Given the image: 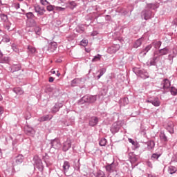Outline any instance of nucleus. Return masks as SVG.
Instances as JSON below:
<instances>
[{
	"mask_svg": "<svg viewBox=\"0 0 177 177\" xmlns=\"http://www.w3.org/2000/svg\"><path fill=\"white\" fill-rule=\"evenodd\" d=\"M133 73L136 74V75H138L140 77V78H142L143 80H146V78H149V73L146 71L145 69H140L139 68H133Z\"/></svg>",
	"mask_w": 177,
	"mask_h": 177,
	"instance_id": "nucleus-1",
	"label": "nucleus"
},
{
	"mask_svg": "<svg viewBox=\"0 0 177 177\" xmlns=\"http://www.w3.org/2000/svg\"><path fill=\"white\" fill-rule=\"evenodd\" d=\"M96 97L95 96H84L78 101V104H84V103H95Z\"/></svg>",
	"mask_w": 177,
	"mask_h": 177,
	"instance_id": "nucleus-2",
	"label": "nucleus"
},
{
	"mask_svg": "<svg viewBox=\"0 0 177 177\" xmlns=\"http://www.w3.org/2000/svg\"><path fill=\"white\" fill-rule=\"evenodd\" d=\"M34 165L36 166V168L38 169H44V165L42 164V160L39 158V156L35 155L33 157Z\"/></svg>",
	"mask_w": 177,
	"mask_h": 177,
	"instance_id": "nucleus-3",
	"label": "nucleus"
},
{
	"mask_svg": "<svg viewBox=\"0 0 177 177\" xmlns=\"http://www.w3.org/2000/svg\"><path fill=\"white\" fill-rule=\"evenodd\" d=\"M151 16L152 12L149 9L145 8L141 12V17H143L145 20H149L151 19Z\"/></svg>",
	"mask_w": 177,
	"mask_h": 177,
	"instance_id": "nucleus-4",
	"label": "nucleus"
},
{
	"mask_svg": "<svg viewBox=\"0 0 177 177\" xmlns=\"http://www.w3.org/2000/svg\"><path fill=\"white\" fill-rule=\"evenodd\" d=\"M34 9L35 12L37 13V16H44V15H45V12H46L45 7L41 6L39 5L35 6Z\"/></svg>",
	"mask_w": 177,
	"mask_h": 177,
	"instance_id": "nucleus-5",
	"label": "nucleus"
},
{
	"mask_svg": "<svg viewBox=\"0 0 177 177\" xmlns=\"http://www.w3.org/2000/svg\"><path fill=\"white\" fill-rule=\"evenodd\" d=\"M24 132L28 136L34 137V135H35V130L28 124L24 127Z\"/></svg>",
	"mask_w": 177,
	"mask_h": 177,
	"instance_id": "nucleus-6",
	"label": "nucleus"
},
{
	"mask_svg": "<svg viewBox=\"0 0 177 177\" xmlns=\"http://www.w3.org/2000/svg\"><path fill=\"white\" fill-rule=\"evenodd\" d=\"M120 45L119 44H113L111 47H109L107 49L108 53H110L111 55L113 53H115L117 51L120 50Z\"/></svg>",
	"mask_w": 177,
	"mask_h": 177,
	"instance_id": "nucleus-7",
	"label": "nucleus"
},
{
	"mask_svg": "<svg viewBox=\"0 0 177 177\" xmlns=\"http://www.w3.org/2000/svg\"><path fill=\"white\" fill-rule=\"evenodd\" d=\"M69 169H70V162L64 161L63 165V171L66 176H70V173H68Z\"/></svg>",
	"mask_w": 177,
	"mask_h": 177,
	"instance_id": "nucleus-8",
	"label": "nucleus"
},
{
	"mask_svg": "<svg viewBox=\"0 0 177 177\" xmlns=\"http://www.w3.org/2000/svg\"><path fill=\"white\" fill-rule=\"evenodd\" d=\"M71 140L68 138L63 144V151H68V150H70V149H71Z\"/></svg>",
	"mask_w": 177,
	"mask_h": 177,
	"instance_id": "nucleus-9",
	"label": "nucleus"
},
{
	"mask_svg": "<svg viewBox=\"0 0 177 177\" xmlns=\"http://www.w3.org/2000/svg\"><path fill=\"white\" fill-rule=\"evenodd\" d=\"M50 145L51 147L55 149H60L62 147V144L60 143V140H59V139L53 140Z\"/></svg>",
	"mask_w": 177,
	"mask_h": 177,
	"instance_id": "nucleus-10",
	"label": "nucleus"
},
{
	"mask_svg": "<svg viewBox=\"0 0 177 177\" xmlns=\"http://www.w3.org/2000/svg\"><path fill=\"white\" fill-rule=\"evenodd\" d=\"M161 86H162V89L165 91L166 89H168L171 86V82L168 79H165L161 82Z\"/></svg>",
	"mask_w": 177,
	"mask_h": 177,
	"instance_id": "nucleus-11",
	"label": "nucleus"
},
{
	"mask_svg": "<svg viewBox=\"0 0 177 177\" xmlns=\"http://www.w3.org/2000/svg\"><path fill=\"white\" fill-rule=\"evenodd\" d=\"M147 103H151V104H153V106H155V107H158V106L161 104V102H160L158 97H156L153 100H147Z\"/></svg>",
	"mask_w": 177,
	"mask_h": 177,
	"instance_id": "nucleus-12",
	"label": "nucleus"
},
{
	"mask_svg": "<svg viewBox=\"0 0 177 177\" xmlns=\"http://www.w3.org/2000/svg\"><path fill=\"white\" fill-rule=\"evenodd\" d=\"M99 122V118L96 116L92 117L89 120V125L90 127H96Z\"/></svg>",
	"mask_w": 177,
	"mask_h": 177,
	"instance_id": "nucleus-13",
	"label": "nucleus"
},
{
	"mask_svg": "<svg viewBox=\"0 0 177 177\" xmlns=\"http://www.w3.org/2000/svg\"><path fill=\"white\" fill-rule=\"evenodd\" d=\"M105 169L106 172L109 174H111L115 171V166L114 165V162H112L111 164H109L105 167Z\"/></svg>",
	"mask_w": 177,
	"mask_h": 177,
	"instance_id": "nucleus-14",
	"label": "nucleus"
},
{
	"mask_svg": "<svg viewBox=\"0 0 177 177\" xmlns=\"http://www.w3.org/2000/svg\"><path fill=\"white\" fill-rule=\"evenodd\" d=\"M129 158L131 162H136L139 160V156L135 155L133 153L131 152L129 153Z\"/></svg>",
	"mask_w": 177,
	"mask_h": 177,
	"instance_id": "nucleus-15",
	"label": "nucleus"
},
{
	"mask_svg": "<svg viewBox=\"0 0 177 177\" xmlns=\"http://www.w3.org/2000/svg\"><path fill=\"white\" fill-rule=\"evenodd\" d=\"M159 138L161 140V142H163L164 143H167L168 142V137L165 135V133L164 131H160L159 134Z\"/></svg>",
	"mask_w": 177,
	"mask_h": 177,
	"instance_id": "nucleus-16",
	"label": "nucleus"
},
{
	"mask_svg": "<svg viewBox=\"0 0 177 177\" xmlns=\"http://www.w3.org/2000/svg\"><path fill=\"white\" fill-rule=\"evenodd\" d=\"M42 160H44V162H46L47 167L52 165V162H50V157L48 156V153H45V156H43Z\"/></svg>",
	"mask_w": 177,
	"mask_h": 177,
	"instance_id": "nucleus-17",
	"label": "nucleus"
},
{
	"mask_svg": "<svg viewBox=\"0 0 177 177\" xmlns=\"http://www.w3.org/2000/svg\"><path fill=\"white\" fill-rule=\"evenodd\" d=\"M57 49V43L56 42H51L48 45V50H50V52H53L54 50H56Z\"/></svg>",
	"mask_w": 177,
	"mask_h": 177,
	"instance_id": "nucleus-18",
	"label": "nucleus"
},
{
	"mask_svg": "<svg viewBox=\"0 0 177 177\" xmlns=\"http://www.w3.org/2000/svg\"><path fill=\"white\" fill-rule=\"evenodd\" d=\"M174 122H169L166 129L169 132V133H174Z\"/></svg>",
	"mask_w": 177,
	"mask_h": 177,
	"instance_id": "nucleus-19",
	"label": "nucleus"
},
{
	"mask_svg": "<svg viewBox=\"0 0 177 177\" xmlns=\"http://www.w3.org/2000/svg\"><path fill=\"white\" fill-rule=\"evenodd\" d=\"M118 131H120V125H118L117 123H114L111 128V132L113 133H117Z\"/></svg>",
	"mask_w": 177,
	"mask_h": 177,
	"instance_id": "nucleus-20",
	"label": "nucleus"
},
{
	"mask_svg": "<svg viewBox=\"0 0 177 177\" xmlns=\"http://www.w3.org/2000/svg\"><path fill=\"white\" fill-rule=\"evenodd\" d=\"M23 161H24V156L23 155H18L15 158V162H16L17 165L21 164V162H23Z\"/></svg>",
	"mask_w": 177,
	"mask_h": 177,
	"instance_id": "nucleus-21",
	"label": "nucleus"
},
{
	"mask_svg": "<svg viewBox=\"0 0 177 177\" xmlns=\"http://www.w3.org/2000/svg\"><path fill=\"white\" fill-rule=\"evenodd\" d=\"M62 107H63V104L59 102L56 103L53 108V112L57 113V111H59V110L62 109Z\"/></svg>",
	"mask_w": 177,
	"mask_h": 177,
	"instance_id": "nucleus-22",
	"label": "nucleus"
},
{
	"mask_svg": "<svg viewBox=\"0 0 177 177\" xmlns=\"http://www.w3.org/2000/svg\"><path fill=\"white\" fill-rule=\"evenodd\" d=\"M169 52V49H168V48H167V47L160 49L158 50V53H159L160 56H164L165 55H168Z\"/></svg>",
	"mask_w": 177,
	"mask_h": 177,
	"instance_id": "nucleus-23",
	"label": "nucleus"
},
{
	"mask_svg": "<svg viewBox=\"0 0 177 177\" xmlns=\"http://www.w3.org/2000/svg\"><path fill=\"white\" fill-rule=\"evenodd\" d=\"M143 42V39L142 38H140L138 39L133 44V48H135L136 49L139 48V46H142V43Z\"/></svg>",
	"mask_w": 177,
	"mask_h": 177,
	"instance_id": "nucleus-24",
	"label": "nucleus"
},
{
	"mask_svg": "<svg viewBox=\"0 0 177 177\" xmlns=\"http://www.w3.org/2000/svg\"><path fill=\"white\" fill-rule=\"evenodd\" d=\"M161 41L155 40L152 42V46H153L155 49H160V48H161Z\"/></svg>",
	"mask_w": 177,
	"mask_h": 177,
	"instance_id": "nucleus-25",
	"label": "nucleus"
},
{
	"mask_svg": "<svg viewBox=\"0 0 177 177\" xmlns=\"http://www.w3.org/2000/svg\"><path fill=\"white\" fill-rule=\"evenodd\" d=\"M152 46H153L151 44L148 45L145 48H144L140 52V55H142L143 56H146V54L147 53V52H149V50H150V49H151Z\"/></svg>",
	"mask_w": 177,
	"mask_h": 177,
	"instance_id": "nucleus-26",
	"label": "nucleus"
},
{
	"mask_svg": "<svg viewBox=\"0 0 177 177\" xmlns=\"http://www.w3.org/2000/svg\"><path fill=\"white\" fill-rule=\"evenodd\" d=\"M50 120H52V116L50 118L49 115H46L42 116V117L39 118V121L40 122H44L45 121H49Z\"/></svg>",
	"mask_w": 177,
	"mask_h": 177,
	"instance_id": "nucleus-27",
	"label": "nucleus"
},
{
	"mask_svg": "<svg viewBox=\"0 0 177 177\" xmlns=\"http://www.w3.org/2000/svg\"><path fill=\"white\" fill-rule=\"evenodd\" d=\"M19 70H21V65L20 64L12 65L11 67L12 73H15V71H19Z\"/></svg>",
	"mask_w": 177,
	"mask_h": 177,
	"instance_id": "nucleus-28",
	"label": "nucleus"
},
{
	"mask_svg": "<svg viewBox=\"0 0 177 177\" xmlns=\"http://www.w3.org/2000/svg\"><path fill=\"white\" fill-rule=\"evenodd\" d=\"M98 73H100V74L97 76V80H100V78L102 77H103V75H104L106 73V68H102L100 69L98 71Z\"/></svg>",
	"mask_w": 177,
	"mask_h": 177,
	"instance_id": "nucleus-29",
	"label": "nucleus"
},
{
	"mask_svg": "<svg viewBox=\"0 0 177 177\" xmlns=\"http://www.w3.org/2000/svg\"><path fill=\"white\" fill-rule=\"evenodd\" d=\"M1 20L3 23H8L9 21V19L8 18V15L5 14H0Z\"/></svg>",
	"mask_w": 177,
	"mask_h": 177,
	"instance_id": "nucleus-30",
	"label": "nucleus"
},
{
	"mask_svg": "<svg viewBox=\"0 0 177 177\" xmlns=\"http://www.w3.org/2000/svg\"><path fill=\"white\" fill-rule=\"evenodd\" d=\"M160 157H161V153H155L151 155V160H152L153 161H157V160H158Z\"/></svg>",
	"mask_w": 177,
	"mask_h": 177,
	"instance_id": "nucleus-31",
	"label": "nucleus"
},
{
	"mask_svg": "<svg viewBox=\"0 0 177 177\" xmlns=\"http://www.w3.org/2000/svg\"><path fill=\"white\" fill-rule=\"evenodd\" d=\"M176 171H177V169L174 166H169L168 168V172L171 175H172L173 174H175V172H176Z\"/></svg>",
	"mask_w": 177,
	"mask_h": 177,
	"instance_id": "nucleus-32",
	"label": "nucleus"
},
{
	"mask_svg": "<svg viewBox=\"0 0 177 177\" xmlns=\"http://www.w3.org/2000/svg\"><path fill=\"white\" fill-rule=\"evenodd\" d=\"M14 92L17 94V95H23V93H24V91L20 88L19 87H17L14 88Z\"/></svg>",
	"mask_w": 177,
	"mask_h": 177,
	"instance_id": "nucleus-33",
	"label": "nucleus"
},
{
	"mask_svg": "<svg viewBox=\"0 0 177 177\" xmlns=\"http://www.w3.org/2000/svg\"><path fill=\"white\" fill-rule=\"evenodd\" d=\"M27 19L32 20V19H35V15L32 12H29L26 14Z\"/></svg>",
	"mask_w": 177,
	"mask_h": 177,
	"instance_id": "nucleus-34",
	"label": "nucleus"
},
{
	"mask_svg": "<svg viewBox=\"0 0 177 177\" xmlns=\"http://www.w3.org/2000/svg\"><path fill=\"white\" fill-rule=\"evenodd\" d=\"M11 26H12V23L9 22L8 21L7 23L4 24V28L8 31H12V29H10Z\"/></svg>",
	"mask_w": 177,
	"mask_h": 177,
	"instance_id": "nucleus-35",
	"label": "nucleus"
},
{
	"mask_svg": "<svg viewBox=\"0 0 177 177\" xmlns=\"http://www.w3.org/2000/svg\"><path fill=\"white\" fill-rule=\"evenodd\" d=\"M28 50L30 53L34 54L35 52H37V48L35 47H32V46H28Z\"/></svg>",
	"mask_w": 177,
	"mask_h": 177,
	"instance_id": "nucleus-36",
	"label": "nucleus"
},
{
	"mask_svg": "<svg viewBox=\"0 0 177 177\" xmlns=\"http://www.w3.org/2000/svg\"><path fill=\"white\" fill-rule=\"evenodd\" d=\"M147 146L149 150H152V149H154V146H156V144L154 143V141H149L147 143Z\"/></svg>",
	"mask_w": 177,
	"mask_h": 177,
	"instance_id": "nucleus-37",
	"label": "nucleus"
},
{
	"mask_svg": "<svg viewBox=\"0 0 177 177\" xmlns=\"http://www.w3.org/2000/svg\"><path fill=\"white\" fill-rule=\"evenodd\" d=\"M11 48L12 50L15 52V53H19V48L17 47V45H16L15 44H12L11 46Z\"/></svg>",
	"mask_w": 177,
	"mask_h": 177,
	"instance_id": "nucleus-38",
	"label": "nucleus"
},
{
	"mask_svg": "<svg viewBox=\"0 0 177 177\" xmlns=\"http://www.w3.org/2000/svg\"><path fill=\"white\" fill-rule=\"evenodd\" d=\"M171 95H173V96H176L177 94V89L176 88L171 86L170 88Z\"/></svg>",
	"mask_w": 177,
	"mask_h": 177,
	"instance_id": "nucleus-39",
	"label": "nucleus"
},
{
	"mask_svg": "<svg viewBox=\"0 0 177 177\" xmlns=\"http://www.w3.org/2000/svg\"><path fill=\"white\" fill-rule=\"evenodd\" d=\"M55 9H56V6H52L50 4H48V6L46 7L48 12H52L53 10H55Z\"/></svg>",
	"mask_w": 177,
	"mask_h": 177,
	"instance_id": "nucleus-40",
	"label": "nucleus"
},
{
	"mask_svg": "<svg viewBox=\"0 0 177 177\" xmlns=\"http://www.w3.org/2000/svg\"><path fill=\"white\" fill-rule=\"evenodd\" d=\"M145 9H148L149 10H150V9H156V4H153V3H148L147 4V7Z\"/></svg>",
	"mask_w": 177,
	"mask_h": 177,
	"instance_id": "nucleus-41",
	"label": "nucleus"
},
{
	"mask_svg": "<svg viewBox=\"0 0 177 177\" xmlns=\"http://www.w3.org/2000/svg\"><path fill=\"white\" fill-rule=\"evenodd\" d=\"M106 143H107V140H106V138H102L100 140L99 145L100 146H106Z\"/></svg>",
	"mask_w": 177,
	"mask_h": 177,
	"instance_id": "nucleus-42",
	"label": "nucleus"
},
{
	"mask_svg": "<svg viewBox=\"0 0 177 177\" xmlns=\"http://www.w3.org/2000/svg\"><path fill=\"white\" fill-rule=\"evenodd\" d=\"M96 177H106V174L100 170L97 172Z\"/></svg>",
	"mask_w": 177,
	"mask_h": 177,
	"instance_id": "nucleus-43",
	"label": "nucleus"
},
{
	"mask_svg": "<svg viewBox=\"0 0 177 177\" xmlns=\"http://www.w3.org/2000/svg\"><path fill=\"white\" fill-rule=\"evenodd\" d=\"M50 92H53V88L50 86H46L45 93H50Z\"/></svg>",
	"mask_w": 177,
	"mask_h": 177,
	"instance_id": "nucleus-44",
	"label": "nucleus"
},
{
	"mask_svg": "<svg viewBox=\"0 0 177 177\" xmlns=\"http://www.w3.org/2000/svg\"><path fill=\"white\" fill-rule=\"evenodd\" d=\"M9 62V57H3L0 59V63H8Z\"/></svg>",
	"mask_w": 177,
	"mask_h": 177,
	"instance_id": "nucleus-45",
	"label": "nucleus"
},
{
	"mask_svg": "<svg viewBox=\"0 0 177 177\" xmlns=\"http://www.w3.org/2000/svg\"><path fill=\"white\" fill-rule=\"evenodd\" d=\"M122 103H123L124 106H127V104H129V100L128 97H124L122 100Z\"/></svg>",
	"mask_w": 177,
	"mask_h": 177,
	"instance_id": "nucleus-46",
	"label": "nucleus"
},
{
	"mask_svg": "<svg viewBox=\"0 0 177 177\" xmlns=\"http://www.w3.org/2000/svg\"><path fill=\"white\" fill-rule=\"evenodd\" d=\"M41 28L39 26H36L35 28V32H36L37 35H41Z\"/></svg>",
	"mask_w": 177,
	"mask_h": 177,
	"instance_id": "nucleus-47",
	"label": "nucleus"
},
{
	"mask_svg": "<svg viewBox=\"0 0 177 177\" xmlns=\"http://www.w3.org/2000/svg\"><path fill=\"white\" fill-rule=\"evenodd\" d=\"M157 60V57H153L150 61L151 66H156V61Z\"/></svg>",
	"mask_w": 177,
	"mask_h": 177,
	"instance_id": "nucleus-48",
	"label": "nucleus"
},
{
	"mask_svg": "<svg viewBox=\"0 0 177 177\" xmlns=\"http://www.w3.org/2000/svg\"><path fill=\"white\" fill-rule=\"evenodd\" d=\"M55 10H57V12H64V10H66V8L56 6Z\"/></svg>",
	"mask_w": 177,
	"mask_h": 177,
	"instance_id": "nucleus-49",
	"label": "nucleus"
},
{
	"mask_svg": "<svg viewBox=\"0 0 177 177\" xmlns=\"http://www.w3.org/2000/svg\"><path fill=\"white\" fill-rule=\"evenodd\" d=\"M40 3H41V5H43L44 6H46V5H50V3H49V1H46V0H40Z\"/></svg>",
	"mask_w": 177,
	"mask_h": 177,
	"instance_id": "nucleus-50",
	"label": "nucleus"
},
{
	"mask_svg": "<svg viewBox=\"0 0 177 177\" xmlns=\"http://www.w3.org/2000/svg\"><path fill=\"white\" fill-rule=\"evenodd\" d=\"M78 82H79L78 79H74L71 82V86H77V84H78Z\"/></svg>",
	"mask_w": 177,
	"mask_h": 177,
	"instance_id": "nucleus-51",
	"label": "nucleus"
},
{
	"mask_svg": "<svg viewBox=\"0 0 177 177\" xmlns=\"http://www.w3.org/2000/svg\"><path fill=\"white\" fill-rule=\"evenodd\" d=\"M12 8H15V9H20V3H13L12 5Z\"/></svg>",
	"mask_w": 177,
	"mask_h": 177,
	"instance_id": "nucleus-52",
	"label": "nucleus"
},
{
	"mask_svg": "<svg viewBox=\"0 0 177 177\" xmlns=\"http://www.w3.org/2000/svg\"><path fill=\"white\" fill-rule=\"evenodd\" d=\"M3 42H6V44H8V42H10V37H9L8 36H5L3 38Z\"/></svg>",
	"mask_w": 177,
	"mask_h": 177,
	"instance_id": "nucleus-53",
	"label": "nucleus"
},
{
	"mask_svg": "<svg viewBox=\"0 0 177 177\" xmlns=\"http://www.w3.org/2000/svg\"><path fill=\"white\" fill-rule=\"evenodd\" d=\"M81 45H82V46H86L87 45H88V40H86V39H82V41H81Z\"/></svg>",
	"mask_w": 177,
	"mask_h": 177,
	"instance_id": "nucleus-54",
	"label": "nucleus"
},
{
	"mask_svg": "<svg viewBox=\"0 0 177 177\" xmlns=\"http://www.w3.org/2000/svg\"><path fill=\"white\" fill-rule=\"evenodd\" d=\"M30 27H37V21L32 19V21H30Z\"/></svg>",
	"mask_w": 177,
	"mask_h": 177,
	"instance_id": "nucleus-55",
	"label": "nucleus"
},
{
	"mask_svg": "<svg viewBox=\"0 0 177 177\" xmlns=\"http://www.w3.org/2000/svg\"><path fill=\"white\" fill-rule=\"evenodd\" d=\"M25 118L26 120H30L31 118V113H30V112H26Z\"/></svg>",
	"mask_w": 177,
	"mask_h": 177,
	"instance_id": "nucleus-56",
	"label": "nucleus"
},
{
	"mask_svg": "<svg viewBox=\"0 0 177 177\" xmlns=\"http://www.w3.org/2000/svg\"><path fill=\"white\" fill-rule=\"evenodd\" d=\"M129 143H131L133 146H136V142L133 140H132V138H129Z\"/></svg>",
	"mask_w": 177,
	"mask_h": 177,
	"instance_id": "nucleus-57",
	"label": "nucleus"
},
{
	"mask_svg": "<svg viewBox=\"0 0 177 177\" xmlns=\"http://www.w3.org/2000/svg\"><path fill=\"white\" fill-rule=\"evenodd\" d=\"M97 59L98 60H100V55H97V56L94 57V59H93V62H95Z\"/></svg>",
	"mask_w": 177,
	"mask_h": 177,
	"instance_id": "nucleus-58",
	"label": "nucleus"
},
{
	"mask_svg": "<svg viewBox=\"0 0 177 177\" xmlns=\"http://www.w3.org/2000/svg\"><path fill=\"white\" fill-rule=\"evenodd\" d=\"M70 5L73 6V8H75L77 6V3H75L74 1H71Z\"/></svg>",
	"mask_w": 177,
	"mask_h": 177,
	"instance_id": "nucleus-59",
	"label": "nucleus"
},
{
	"mask_svg": "<svg viewBox=\"0 0 177 177\" xmlns=\"http://www.w3.org/2000/svg\"><path fill=\"white\" fill-rule=\"evenodd\" d=\"M48 81L49 82H53V81H55V78H53V77H50Z\"/></svg>",
	"mask_w": 177,
	"mask_h": 177,
	"instance_id": "nucleus-60",
	"label": "nucleus"
},
{
	"mask_svg": "<svg viewBox=\"0 0 177 177\" xmlns=\"http://www.w3.org/2000/svg\"><path fill=\"white\" fill-rule=\"evenodd\" d=\"M1 114H3V107L0 106V115H1Z\"/></svg>",
	"mask_w": 177,
	"mask_h": 177,
	"instance_id": "nucleus-61",
	"label": "nucleus"
},
{
	"mask_svg": "<svg viewBox=\"0 0 177 177\" xmlns=\"http://www.w3.org/2000/svg\"><path fill=\"white\" fill-rule=\"evenodd\" d=\"M147 165H148V167H149L150 168H153V165L151 164V162H147Z\"/></svg>",
	"mask_w": 177,
	"mask_h": 177,
	"instance_id": "nucleus-62",
	"label": "nucleus"
},
{
	"mask_svg": "<svg viewBox=\"0 0 177 177\" xmlns=\"http://www.w3.org/2000/svg\"><path fill=\"white\" fill-rule=\"evenodd\" d=\"M107 20H111V17L110 15H106Z\"/></svg>",
	"mask_w": 177,
	"mask_h": 177,
	"instance_id": "nucleus-63",
	"label": "nucleus"
},
{
	"mask_svg": "<svg viewBox=\"0 0 177 177\" xmlns=\"http://www.w3.org/2000/svg\"><path fill=\"white\" fill-rule=\"evenodd\" d=\"M148 177H156V176H153V174H148Z\"/></svg>",
	"mask_w": 177,
	"mask_h": 177,
	"instance_id": "nucleus-64",
	"label": "nucleus"
}]
</instances>
